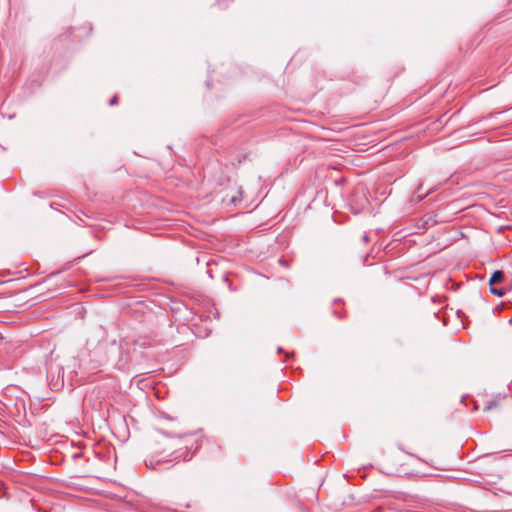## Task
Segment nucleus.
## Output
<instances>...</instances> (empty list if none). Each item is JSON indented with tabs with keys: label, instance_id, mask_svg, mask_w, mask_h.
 Wrapping results in <instances>:
<instances>
[{
	"label": "nucleus",
	"instance_id": "obj_1",
	"mask_svg": "<svg viewBox=\"0 0 512 512\" xmlns=\"http://www.w3.org/2000/svg\"><path fill=\"white\" fill-rule=\"evenodd\" d=\"M504 277L505 276H504L503 271H501V270L495 271L489 280L490 287H494L496 284L501 283L504 280Z\"/></svg>",
	"mask_w": 512,
	"mask_h": 512
},
{
	"label": "nucleus",
	"instance_id": "obj_2",
	"mask_svg": "<svg viewBox=\"0 0 512 512\" xmlns=\"http://www.w3.org/2000/svg\"><path fill=\"white\" fill-rule=\"evenodd\" d=\"M490 292L498 297H502L505 294V289L494 286L490 287Z\"/></svg>",
	"mask_w": 512,
	"mask_h": 512
},
{
	"label": "nucleus",
	"instance_id": "obj_3",
	"mask_svg": "<svg viewBox=\"0 0 512 512\" xmlns=\"http://www.w3.org/2000/svg\"><path fill=\"white\" fill-rule=\"evenodd\" d=\"M497 405H498L497 400H492V401H490V402H489V403L484 407V411H489V410H491L492 408L497 407Z\"/></svg>",
	"mask_w": 512,
	"mask_h": 512
},
{
	"label": "nucleus",
	"instance_id": "obj_4",
	"mask_svg": "<svg viewBox=\"0 0 512 512\" xmlns=\"http://www.w3.org/2000/svg\"><path fill=\"white\" fill-rule=\"evenodd\" d=\"M361 239H362V242H363L364 244H366V243H368V242L370 241V238H369V236H368L366 233H365V234H363V236H362V238H361Z\"/></svg>",
	"mask_w": 512,
	"mask_h": 512
},
{
	"label": "nucleus",
	"instance_id": "obj_5",
	"mask_svg": "<svg viewBox=\"0 0 512 512\" xmlns=\"http://www.w3.org/2000/svg\"><path fill=\"white\" fill-rule=\"evenodd\" d=\"M116 103H117V96H114V97L110 100L109 104H110V105H114V104H116Z\"/></svg>",
	"mask_w": 512,
	"mask_h": 512
}]
</instances>
